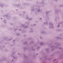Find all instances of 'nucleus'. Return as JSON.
Listing matches in <instances>:
<instances>
[{
    "instance_id": "nucleus-7",
    "label": "nucleus",
    "mask_w": 63,
    "mask_h": 63,
    "mask_svg": "<svg viewBox=\"0 0 63 63\" xmlns=\"http://www.w3.org/2000/svg\"><path fill=\"white\" fill-rule=\"evenodd\" d=\"M47 12H46V14H47Z\"/></svg>"
},
{
    "instance_id": "nucleus-6",
    "label": "nucleus",
    "mask_w": 63,
    "mask_h": 63,
    "mask_svg": "<svg viewBox=\"0 0 63 63\" xmlns=\"http://www.w3.org/2000/svg\"><path fill=\"white\" fill-rule=\"evenodd\" d=\"M5 46H3V47H5Z\"/></svg>"
},
{
    "instance_id": "nucleus-10",
    "label": "nucleus",
    "mask_w": 63,
    "mask_h": 63,
    "mask_svg": "<svg viewBox=\"0 0 63 63\" xmlns=\"http://www.w3.org/2000/svg\"><path fill=\"white\" fill-rule=\"evenodd\" d=\"M20 30H20H20H19V31H20Z\"/></svg>"
},
{
    "instance_id": "nucleus-2",
    "label": "nucleus",
    "mask_w": 63,
    "mask_h": 63,
    "mask_svg": "<svg viewBox=\"0 0 63 63\" xmlns=\"http://www.w3.org/2000/svg\"><path fill=\"white\" fill-rule=\"evenodd\" d=\"M56 60V59H55L54 60V61H55Z\"/></svg>"
},
{
    "instance_id": "nucleus-1",
    "label": "nucleus",
    "mask_w": 63,
    "mask_h": 63,
    "mask_svg": "<svg viewBox=\"0 0 63 63\" xmlns=\"http://www.w3.org/2000/svg\"><path fill=\"white\" fill-rule=\"evenodd\" d=\"M40 45H41L42 46L43 45V43L42 42H41V43H40Z\"/></svg>"
},
{
    "instance_id": "nucleus-3",
    "label": "nucleus",
    "mask_w": 63,
    "mask_h": 63,
    "mask_svg": "<svg viewBox=\"0 0 63 63\" xmlns=\"http://www.w3.org/2000/svg\"><path fill=\"white\" fill-rule=\"evenodd\" d=\"M52 28H53V25H52Z\"/></svg>"
},
{
    "instance_id": "nucleus-11",
    "label": "nucleus",
    "mask_w": 63,
    "mask_h": 63,
    "mask_svg": "<svg viewBox=\"0 0 63 63\" xmlns=\"http://www.w3.org/2000/svg\"><path fill=\"white\" fill-rule=\"evenodd\" d=\"M13 60H12V62H13Z\"/></svg>"
},
{
    "instance_id": "nucleus-9",
    "label": "nucleus",
    "mask_w": 63,
    "mask_h": 63,
    "mask_svg": "<svg viewBox=\"0 0 63 63\" xmlns=\"http://www.w3.org/2000/svg\"><path fill=\"white\" fill-rule=\"evenodd\" d=\"M1 20L2 19V18H1Z\"/></svg>"
},
{
    "instance_id": "nucleus-4",
    "label": "nucleus",
    "mask_w": 63,
    "mask_h": 63,
    "mask_svg": "<svg viewBox=\"0 0 63 63\" xmlns=\"http://www.w3.org/2000/svg\"><path fill=\"white\" fill-rule=\"evenodd\" d=\"M35 25H36V24H34V26H35Z\"/></svg>"
},
{
    "instance_id": "nucleus-15",
    "label": "nucleus",
    "mask_w": 63,
    "mask_h": 63,
    "mask_svg": "<svg viewBox=\"0 0 63 63\" xmlns=\"http://www.w3.org/2000/svg\"><path fill=\"white\" fill-rule=\"evenodd\" d=\"M5 23H6V22H5Z\"/></svg>"
},
{
    "instance_id": "nucleus-13",
    "label": "nucleus",
    "mask_w": 63,
    "mask_h": 63,
    "mask_svg": "<svg viewBox=\"0 0 63 63\" xmlns=\"http://www.w3.org/2000/svg\"><path fill=\"white\" fill-rule=\"evenodd\" d=\"M39 10H38V11H39Z\"/></svg>"
},
{
    "instance_id": "nucleus-12",
    "label": "nucleus",
    "mask_w": 63,
    "mask_h": 63,
    "mask_svg": "<svg viewBox=\"0 0 63 63\" xmlns=\"http://www.w3.org/2000/svg\"><path fill=\"white\" fill-rule=\"evenodd\" d=\"M14 41H15V40H14Z\"/></svg>"
},
{
    "instance_id": "nucleus-5",
    "label": "nucleus",
    "mask_w": 63,
    "mask_h": 63,
    "mask_svg": "<svg viewBox=\"0 0 63 63\" xmlns=\"http://www.w3.org/2000/svg\"><path fill=\"white\" fill-rule=\"evenodd\" d=\"M60 26V25H58V27Z\"/></svg>"
},
{
    "instance_id": "nucleus-14",
    "label": "nucleus",
    "mask_w": 63,
    "mask_h": 63,
    "mask_svg": "<svg viewBox=\"0 0 63 63\" xmlns=\"http://www.w3.org/2000/svg\"><path fill=\"white\" fill-rule=\"evenodd\" d=\"M42 19V18H40V19Z\"/></svg>"
},
{
    "instance_id": "nucleus-8",
    "label": "nucleus",
    "mask_w": 63,
    "mask_h": 63,
    "mask_svg": "<svg viewBox=\"0 0 63 63\" xmlns=\"http://www.w3.org/2000/svg\"><path fill=\"white\" fill-rule=\"evenodd\" d=\"M16 30H15V31H16Z\"/></svg>"
}]
</instances>
